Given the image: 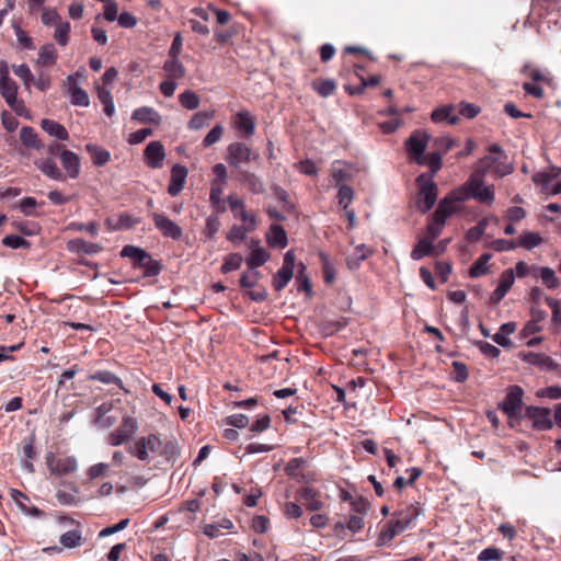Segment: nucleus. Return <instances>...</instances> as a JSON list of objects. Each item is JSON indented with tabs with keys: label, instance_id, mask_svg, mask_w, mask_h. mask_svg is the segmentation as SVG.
<instances>
[{
	"label": "nucleus",
	"instance_id": "nucleus-1",
	"mask_svg": "<svg viewBox=\"0 0 561 561\" xmlns=\"http://www.w3.org/2000/svg\"><path fill=\"white\" fill-rule=\"evenodd\" d=\"M483 176L471 174L469 180L460 187L451 191L438 204L433 220L427 226L428 237L421 239L417 245H433L434 240L440 234L446 219L461 208V203L469 198L491 205L494 202L493 186L485 185Z\"/></svg>",
	"mask_w": 561,
	"mask_h": 561
},
{
	"label": "nucleus",
	"instance_id": "nucleus-2",
	"mask_svg": "<svg viewBox=\"0 0 561 561\" xmlns=\"http://www.w3.org/2000/svg\"><path fill=\"white\" fill-rule=\"evenodd\" d=\"M180 455V448L174 437L162 440L159 436L150 434L142 437V461L153 467L174 462Z\"/></svg>",
	"mask_w": 561,
	"mask_h": 561
},
{
	"label": "nucleus",
	"instance_id": "nucleus-3",
	"mask_svg": "<svg viewBox=\"0 0 561 561\" xmlns=\"http://www.w3.org/2000/svg\"><path fill=\"white\" fill-rule=\"evenodd\" d=\"M430 135L423 130H415L405 141V148L410 157L419 165L430 167V172L422 173L421 175H432V179L442 169V154L438 152H431L425 154Z\"/></svg>",
	"mask_w": 561,
	"mask_h": 561
},
{
	"label": "nucleus",
	"instance_id": "nucleus-4",
	"mask_svg": "<svg viewBox=\"0 0 561 561\" xmlns=\"http://www.w3.org/2000/svg\"><path fill=\"white\" fill-rule=\"evenodd\" d=\"M421 514L419 503L408 505L407 507L396 512L387 527L381 531L380 538L383 541L392 540L397 535L404 531L413 520Z\"/></svg>",
	"mask_w": 561,
	"mask_h": 561
},
{
	"label": "nucleus",
	"instance_id": "nucleus-5",
	"mask_svg": "<svg viewBox=\"0 0 561 561\" xmlns=\"http://www.w3.org/2000/svg\"><path fill=\"white\" fill-rule=\"evenodd\" d=\"M419 187L416 207L422 213H427L436 203L438 188L432 175H419L416 178Z\"/></svg>",
	"mask_w": 561,
	"mask_h": 561
},
{
	"label": "nucleus",
	"instance_id": "nucleus-6",
	"mask_svg": "<svg viewBox=\"0 0 561 561\" xmlns=\"http://www.w3.org/2000/svg\"><path fill=\"white\" fill-rule=\"evenodd\" d=\"M259 153L254 152L250 147L243 142H232L227 148L226 160L230 167L239 169L242 163H249L252 160H257Z\"/></svg>",
	"mask_w": 561,
	"mask_h": 561
},
{
	"label": "nucleus",
	"instance_id": "nucleus-7",
	"mask_svg": "<svg viewBox=\"0 0 561 561\" xmlns=\"http://www.w3.org/2000/svg\"><path fill=\"white\" fill-rule=\"evenodd\" d=\"M524 390L522 387L514 385L507 388V393L502 403L499 404L500 409L507 415L508 419L517 417L522 412Z\"/></svg>",
	"mask_w": 561,
	"mask_h": 561
},
{
	"label": "nucleus",
	"instance_id": "nucleus-8",
	"mask_svg": "<svg viewBox=\"0 0 561 561\" xmlns=\"http://www.w3.org/2000/svg\"><path fill=\"white\" fill-rule=\"evenodd\" d=\"M295 261L296 257L294 252L291 250L288 251L284 256L282 267L273 277L272 285L276 291L283 290L291 280L294 276Z\"/></svg>",
	"mask_w": 561,
	"mask_h": 561
},
{
	"label": "nucleus",
	"instance_id": "nucleus-9",
	"mask_svg": "<svg viewBox=\"0 0 561 561\" xmlns=\"http://www.w3.org/2000/svg\"><path fill=\"white\" fill-rule=\"evenodd\" d=\"M46 462L50 473L58 477L72 473L78 467L75 457L56 458L53 454L47 456Z\"/></svg>",
	"mask_w": 561,
	"mask_h": 561
},
{
	"label": "nucleus",
	"instance_id": "nucleus-10",
	"mask_svg": "<svg viewBox=\"0 0 561 561\" xmlns=\"http://www.w3.org/2000/svg\"><path fill=\"white\" fill-rule=\"evenodd\" d=\"M550 413L551 411L548 408L529 405L526 408L525 415L533 421L535 428L547 431L553 426V423L550 419Z\"/></svg>",
	"mask_w": 561,
	"mask_h": 561
},
{
	"label": "nucleus",
	"instance_id": "nucleus-11",
	"mask_svg": "<svg viewBox=\"0 0 561 561\" xmlns=\"http://www.w3.org/2000/svg\"><path fill=\"white\" fill-rule=\"evenodd\" d=\"M146 163L151 169H161L165 159V149L160 141H150L144 150Z\"/></svg>",
	"mask_w": 561,
	"mask_h": 561
},
{
	"label": "nucleus",
	"instance_id": "nucleus-12",
	"mask_svg": "<svg viewBox=\"0 0 561 561\" xmlns=\"http://www.w3.org/2000/svg\"><path fill=\"white\" fill-rule=\"evenodd\" d=\"M227 201L236 218L241 219V221L250 228H254L256 226L255 215L249 214L245 210L244 203L241 198L234 195H229Z\"/></svg>",
	"mask_w": 561,
	"mask_h": 561
},
{
	"label": "nucleus",
	"instance_id": "nucleus-13",
	"mask_svg": "<svg viewBox=\"0 0 561 561\" xmlns=\"http://www.w3.org/2000/svg\"><path fill=\"white\" fill-rule=\"evenodd\" d=\"M138 428L137 420L131 417L124 419L123 424L110 435V443L114 446L126 442Z\"/></svg>",
	"mask_w": 561,
	"mask_h": 561
},
{
	"label": "nucleus",
	"instance_id": "nucleus-14",
	"mask_svg": "<svg viewBox=\"0 0 561 561\" xmlns=\"http://www.w3.org/2000/svg\"><path fill=\"white\" fill-rule=\"evenodd\" d=\"M0 94L4 99L5 103L18 114L21 113L23 108L22 102L18 101V85L12 80L9 79L7 81L0 82Z\"/></svg>",
	"mask_w": 561,
	"mask_h": 561
},
{
	"label": "nucleus",
	"instance_id": "nucleus-15",
	"mask_svg": "<svg viewBox=\"0 0 561 561\" xmlns=\"http://www.w3.org/2000/svg\"><path fill=\"white\" fill-rule=\"evenodd\" d=\"M519 358L524 362L538 366L541 370H554L558 368V364L548 355L534 352H520Z\"/></svg>",
	"mask_w": 561,
	"mask_h": 561
},
{
	"label": "nucleus",
	"instance_id": "nucleus-16",
	"mask_svg": "<svg viewBox=\"0 0 561 561\" xmlns=\"http://www.w3.org/2000/svg\"><path fill=\"white\" fill-rule=\"evenodd\" d=\"M296 500L312 512L319 511L323 506L319 492L308 486L297 491Z\"/></svg>",
	"mask_w": 561,
	"mask_h": 561
},
{
	"label": "nucleus",
	"instance_id": "nucleus-17",
	"mask_svg": "<svg viewBox=\"0 0 561 561\" xmlns=\"http://www.w3.org/2000/svg\"><path fill=\"white\" fill-rule=\"evenodd\" d=\"M515 280L514 271L513 270H506L502 273L500 277V284L492 293L490 299L493 304L500 302L507 291L511 289Z\"/></svg>",
	"mask_w": 561,
	"mask_h": 561
},
{
	"label": "nucleus",
	"instance_id": "nucleus-18",
	"mask_svg": "<svg viewBox=\"0 0 561 561\" xmlns=\"http://www.w3.org/2000/svg\"><path fill=\"white\" fill-rule=\"evenodd\" d=\"M187 176V169L181 164H175L171 170V179L168 187V193L171 196H176L184 187Z\"/></svg>",
	"mask_w": 561,
	"mask_h": 561
},
{
	"label": "nucleus",
	"instance_id": "nucleus-19",
	"mask_svg": "<svg viewBox=\"0 0 561 561\" xmlns=\"http://www.w3.org/2000/svg\"><path fill=\"white\" fill-rule=\"evenodd\" d=\"M99 249L100 248H68L69 261L72 264L96 266L89 257L98 253Z\"/></svg>",
	"mask_w": 561,
	"mask_h": 561
},
{
	"label": "nucleus",
	"instance_id": "nucleus-20",
	"mask_svg": "<svg viewBox=\"0 0 561 561\" xmlns=\"http://www.w3.org/2000/svg\"><path fill=\"white\" fill-rule=\"evenodd\" d=\"M60 162L69 178H78L80 173V159L75 152L62 150L60 152Z\"/></svg>",
	"mask_w": 561,
	"mask_h": 561
},
{
	"label": "nucleus",
	"instance_id": "nucleus-21",
	"mask_svg": "<svg viewBox=\"0 0 561 561\" xmlns=\"http://www.w3.org/2000/svg\"><path fill=\"white\" fill-rule=\"evenodd\" d=\"M237 179L247 185L249 191L254 194H263L265 192V186L262 179L253 172L240 171L237 175Z\"/></svg>",
	"mask_w": 561,
	"mask_h": 561
},
{
	"label": "nucleus",
	"instance_id": "nucleus-22",
	"mask_svg": "<svg viewBox=\"0 0 561 561\" xmlns=\"http://www.w3.org/2000/svg\"><path fill=\"white\" fill-rule=\"evenodd\" d=\"M490 153H495V157H499V161L495 162L494 173L499 178H503L513 172V165L508 162L502 161V158H506L503 153L502 148L497 144H493L489 147Z\"/></svg>",
	"mask_w": 561,
	"mask_h": 561
},
{
	"label": "nucleus",
	"instance_id": "nucleus-23",
	"mask_svg": "<svg viewBox=\"0 0 561 561\" xmlns=\"http://www.w3.org/2000/svg\"><path fill=\"white\" fill-rule=\"evenodd\" d=\"M154 224L157 228L168 237L178 239L181 236V228L173 221L162 215H154Z\"/></svg>",
	"mask_w": 561,
	"mask_h": 561
},
{
	"label": "nucleus",
	"instance_id": "nucleus-24",
	"mask_svg": "<svg viewBox=\"0 0 561 561\" xmlns=\"http://www.w3.org/2000/svg\"><path fill=\"white\" fill-rule=\"evenodd\" d=\"M352 251L345 253L346 264L350 270H356L360 262L371 255L370 248H350Z\"/></svg>",
	"mask_w": 561,
	"mask_h": 561
},
{
	"label": "nucleus",
	"instance_id": "nucleus-25",
	"mask_svg": "<svg viewBox=\"0 0 561 561\" xmlns=\"http://www.w3.org/2000/svg\"><path fill=\"white\" fill-rule=\"evenodd\" d=\"M236 128L244 134L245 137H251L255 130V122L250 112L240 111L237 114Z\"/></svg>",
	"mask_w": 561,
	"mask_h": 561
},
{
	"label": "nucleus",
	"instance_id": "nucleus-26",
	"mask_svg": "<svg viewBox=\"0 0 561 561\" xmlns=\"http://www.w3.org/2000/svg\"><path fill=\"white\" fill-rule=\"evenodd\" d=\"M455 107L453 105H444L433 111L431 118L434 123H442L447 121L450 125H456L459 122V116L454 114Z\"/></svg>",
	"mask_w": 561,
	"mask_h": 561
},
{
	"label": "nucleus",
	"instance_id": "nucleus-27",
	"mask_svg": "<svg viewBox=\"0 0 561 561\" xmlns=\"http://www.w3.org/2000/svg\"><path fill=\"white\" fill-rule=\"evenodd\" d=\"M41 126L49 136L56 137L59 140H67L69 138L67 129L55 121L44 118L41 122Z\"/></svg>",
	"mask_w": 561,
	"mask_h": 561
},
{
	"label": "nucleus",
	"instance_id": "nucleus-28",
	"mask_svg": "<svg viewBox=\"0 0 561 561\" xmlns=\"http://www.w3.org/2000/svg\"><path fill=\"white\" fill-rule=\"evenodd\" d=\"M534 276L540 277L542 283L549 288L553 289L559 286V279L556 276V272L547 266L543 267H534L533 268Z\"/></svg>",
	"mask_w": 561,
	"mask_h": 561
},
{
	"label": "nucleus",
	"instance_id": "nucleus-29",
	"mask_svg": "<svg viewBox=\"0 0 561 561\" xmlns=\"http://www.w3.org/2000/svg\"><path fill=\"white\" fill-rule=\"evenodd\" d=\"M141 256H142V277L157 276L160 273L161 267H162L160 261L153 260L144 250H142Z\"/></svg>",
	"mask_w": 561,
	"mask_h": 561
},
{
	"label": "nucleus",
	"instance_id": "nucleus-30",
	"mask_svg": "<svg viewBox=\"0 0 561 561\" xmlns=\"http://www.w3.org/2000/svg\"><path fill=\"white\" fill-rule=\"evenodd\" d=\"M20 139L22 144L26 147L33 148V149H41L43 147V144L37 137V134L32 127L25 126L22 127L20 130Z\"/></svg>",
	"mask_w": 561,
	"mask_h": 561
},
{
	"label": "nucleus",
	"instance_id": "nucleus-31",
	"mask_svg": "<svg viewBox=\"0 0 561 561\" xmlns=\"http://www.w3.org/2000/svg\"><path fill=\"white\" fill-rule=\"evenodd\" d=\"M266 237L268 245H287V233L278 225H272Z\"/></svg>",
	"mask_w": 561,
	"mask_h": 561
},
{
	"label": "nucleus",
	"instance_id": "nucleus-32",
	"mask_svg": "<svg viewBox=\"0 0 561 561\" xmlns=\"http://www.w3.org/2000/svg\"><path fill=\"white\" fill-rule=\"evenodd\" d=\"M296 284L298 290H304L308 296L312 294L311 280L307 274V267L302 262L298 264Z\"/></svg>",
	"mask_w": 561,
	"mask_h": 561
},
{
	"label": "nucleus",
	"instance_id": "nucleus-33",
	"mask_svg": "<svg viewBox=\"0 0 561 561\" xmlns=\"http://www.w3.org/2000/svg\"><path fill=\"white\" fill-rule=\"evenodd\" d=\"M270 260V253L264 248H255L247 259L249 270H255Z\"/></svg>",
	"mask_w": 561,
	"mask_h": 561
},
{
	"label": "nucleus",
	"instance_id": "nucleus-34",
	"mask_svg": "<svg viewBox=\"0 0 561 561\" xmlns=\"http://www.w3.org/2000/svg\"><path fill=\"white\" fill-rule=\"evenodd\" d=\"M331 176L336 183V186L344 185L343 182L351 179V173L345 164L341 161H335L331 167Z\"/></svg>",
	"mask_w": 561,
	"mask_h": 561
},
{
	"label": "nucleus",
	"instance_id": "nucleus-35",
	"mask_svg": "<svg viewBox=\"0 0 561 561\" xmlns=\"http://www.w3.org/2000/svg\"><path fill=\"white\" fill-rule=\"evenodd\" d=\"M85 148L91 154L94 164L103 165L110 160V152L106 149L94 144H88Z\"/></svg>",
	"mask_w": 561,
	"mask_h": 561
},
{
	"label": "nucleus",
	"instance_id": "nucleus-36",
	"mask_svg": "<svg viewBox=\"0 0 561 561\" xmlns=\"http://www.w3.org/2000/svg\"><path fill=\"white\" fill-rule=\"evenodd\" d=\"M69 81H71V85L69 87L70 95L72 99V103L75 105L79 106H88L90 104V99L88 93L78 87L75 81H72L71 78H69Z\"/></svg>",
	"mask_w": 561,
	"mask_h": 561
},
{
	"label": "nucleus",
	"instance_id": "nucleus-37",
	"mask_svg": "<svg viewBox=\"0 0 561 561\" xmlns=\"http://www.w3.org/2000/svg\"><path fill=\"white\" fill-rule=\"evenodd\" d=\"M38 169L48 178L57 181L64 180V174L51 159L43 160L38 163Z\"/></svg>",
	"mask_w": 561,
	"mask_h": 561
},
{
	"label": "nucleus",
	"instance_id": "nucleus-38",
	"mask_svg": "<svg viewBox=\"0 0 561 561\" xmlns=\"http://www.w3.org/2000/svg\"><path fill=\"white\" fill-rule=\"evenodd\" d=\"M57 59V50L53 44L43 45L38 53V64L47 66L55 64Z\"/></svg>",
	"mask_w": 561,
	"mask_h": 561
},
{
	"label": "nucleus",
	"instance_id": "nucleus-39",
	"mask_svg": "<svg viewBox=\"0 0 561 561\" xmlns=\"http://www.w3.org/2000/svg\"><path fill=\"white\" fill-rule=\"evenodd\" d=\"M164 70L171 79H181L185 76V68L176 57H172L171 60L165 61Z\"/></svg>",
	"mask_w": 561,
	"mask_h": 561
},
{
	"label": "nucleus",
	"instance_id": "nucleus-40",
	"mask_svg": "<svg viewBox=\"0 0 561 561\" xmlns=\"http://www.w3.org/2000/svg\"><path fill=\"white\" fill-rule=\"evenodd\" d=\"M60 543L65 548H76L82 545L81 531L78 529L69 530L60 536Z\"/></svg>",
	"mask_w": 561,
	"mask_h": 561
},
{
	"label": "nucleus",
	"instance_id": "nucleus-41",
	"mask_svg": "<svg viewBox=\"0 0 561 561\" xmlns=\"http://www.w3.org/2000/svg\"><path fill=\"white\" fill-rule=\"evenodd\" d=\"M491 257L492 255L489 253L482 254L470 267L469 275L471 277H480L482 275H485L489 271L486 264Z\"/></svg>",
	"mask_w": 561,
	"mask_h": 561
},
{
	"label": "nucleus",
	"instance_id": "nucleus-42",
	"mask_svg": "<svg viewBox=\"0 0 561 561\" xmlns=\"http://www.w3.org/2000/svg\"><path fill=\"white\" fill-rule=\"evenodd\" d=\"M494 154L495 153H491L481 158L477 162L474 172L472 174L484 176L491 170L492 165L499 161V157H495Z\"/></svg>",
	"mask_w": 561,
	"mask_h": 561
},
{
	"label": "nucleus",
	"instance_id": "nucleus-43",
	"mask_svg": "<svg viewBox=\"0 0 561 561\" xmlns=\"http://www.w3.org/2000/svg\"><path fill=\"white\" fill-rule=\"evenodd\" d=\"M107 224L113 229H127V228H130L135 224V221L131 219V217L128 214L124 213V214L108 218Z\"/></svg>",
	"mask_w": 561,
	"mask_h": 561
},
{
	"label": "nucleus",
	"instance_id": "nucleus-44",
	"mask_svg": "<svg viewBox=\"0 0 561 561\" xmlns=\"http://www.w3.org/2000/svg\"><path fill=\"white\" fill-rule=\"evenodd\" d=\"M319 255H320V259L322 262V272H323L324 282H325V284L331 285L335 280L334 265L330 262V260L323 252H320Z\"/></svg>",
	"mask_w": 561,
	"mask_h": 561
},
{
	"label": "nucleus",
	"instance_id": "nucleus-45",
	"mask_svg": "<svg viewBox=\"0 0 561 561\" xmlns=\"http://www.w3.org/2000/svg\"><path fill=\"white\" fill-rule=\"evenodd\" d=\"M312 87L323 98L332 95L336 89L335 82L331 79L314 81Z\"/></svg>",
	"mask_w": 561,
	"mask_h": 561
},
{
	"label": "nucleus",
	"instance_id": "nucleus-46",
	"mask_svg": "<svg viewBox=\"0 0 561 561\" xmlns=\"http://www.w3.org/2000/svg\"><path fill=\"white\" fill-rule=\"evenodd\" d=\"M179 100L181 105L187 110H195L199 105L198 95L191 90H186L183 93H181Z\"/></svg>",
	"mask_w": 561,
	"mask_h": 561
},
{
	"label": "nucleus",
	"instance_id": "nucleus-47",
	"mask_svg": "<svg viewBox=\"0 0 561 561\" xmlns=\"http://www.w3.org/2000/svg\"><path fill=\"white\" fill-rule=\"evenodd\" d=\"M69 32L70 24L68 22H58L55 28L54 38L59 45L66 46L69 39Z\"/></svg>",
	"mask_w": 561,
	"mask_h": 561
},
{
	"label": "nucleus",
	"instance_id": "nucleus-48",
	"mask_svg": "<svg viewBox=\"0 0 561 561\" xmlns=\"http://www.w3.org/2000/svg\"><path fill=\"white\" fill-rule=\"evenodd\" d=\"M243 262L242 256L239 253L229 254L221 266V272L227 274L229 272L240 268Z\"/></svg>",
	"mask_w": 561,
	"mask_h": 561
},
{
	"label": "nucleus",
	"instance_id": "nucleus-49",
	"mask_svg": "<svg viewBox=\"0 0 561 561\" xmlns=\"http://www.w3.org/2000/svg\"><path fill=\"white\" fill-rule=\"evenodd\" d=\"M489 224V219H482L479 221L474 227L468 230L467 232V239L469 242L476 243L479 242L482 234L485 231V228Z\"/></svg>",
	"mask_w": 561,
	"mask_h": 561
},
{
	"label": "nucleus",
	"instance_id": "nucleus-50",
	"mask_svg": "<svg viewBox=\"0 0 561 561\" xmlns=\"http://www.w3.org/2000/svg\"><path fill=\"white\" fill-rule=\"evenodd\" d=\"M504 552L496 547H489L483 549L478 554V561H500L503 558Z\"/></svg>",
	"mask_w": 561,
	"mask_h": 561
},
{
	"label": "nucleus",
	"instance_id": "nucleus-51",
	"mask_svg": "<svg viewBox=\"0 0 561 561\" xmlns=\"http://www.w3.org/2000/svg\"><path fill=\"white\" fill-rule=\"evenodd\" d=\"M339 187V192H337V201H339V204L344 208L346 209L347 206L351 204V202L353 201V197H354V191L351 186L348 185H340L337 186Z\"/></svg>",
	"mask_w": 561,
	"mask_h": 561
},
{
	"label": "nucleus",
	"instance_id": "nucleus-52",
	"mask_svg": "<svg viewBox=\"0 0 561 561\" xmlns=\"http://www.w3.org/2000/svg\"><path fill=\"white\" fill-rule=\"evenodd\" d=\"M252 229L253 228H250L242 222V226H233L228 232L227 238L230 242H240L244 239L245 234Z\"/></svg>",
	"mask_w": 561,
	"mask_h": 561
},
{
	"label": "nucleus",
	"instance_id": "nucleus-53",
	"mask_svg": "<svg viewBox=\"0 0 561 561\" xmlns=\"http://www.w3.org/2000/svg\"><path fill=\"white\" fill-rule=\"evenodd\" d=\"M261 276V273L254 270L243 272L240 277V286L244 288H251L256 285Z\"/></svg>",
	"mask_w": 561,
	"mask_h": 561
},
{
	"label": "nucleus",
	"instance_id": "nucleus-54",
	"mask_svg": "<svg viewBox=\"0 0 561 561\" xmlns=\"http://www.w3.org/2000/svg\"><path fill=\"white\" fill-rule=\"evenodd\" d=\"M224 135V127L221 125H216L214 128H211L208 134L205 136L203 140V145L205 147H209L216 142H218Z\"/></svg>",
	"mask_w": 561,
	"mask_h": 561
},
{
	"label": "nucleus",
	"instance_id": "nucleus-55",
	"mask_svg": "<svg viewBox=\"0 0 561 561\" xmlns=\"http://www.w3.org/2000/svg\"><path fill=\"white\" fill-rule=\"evenodd\" d=\"M13 72L24 81L26 87L33 81L34 77L27 65L22 64L19 66H12Z\"/></svg>",
	"mask_w": 561,
	"mask_h": 561
},
{
	"label": "nucleus",
	"instance_id": "nucleus-56",
	"mask_svg": "<svg viewBox=\"0 0 561 561\" xmlns=\"http://www.w3.org/2000/svg\"><path fill=\"white\" fill-rule=\"evenodd\" d=\"M480 111L481 108L473 103L461 102L459 104V114L468 119L474 118Z\"/></svg>",
	"mask_w": 561,
	"mask_h": 561
},
{
	"label": "nucleus",
	"instance_id": "nucleus-57",
	"mask_svg": "<svg viewBox=\"0 0 561 561\" xmlns=\"http://www.w3.org/2000/svg\"><path fill=\"white\" fill-rule=\"evenodd\" d=\"M37 202L34 197H24L19 202V209L25 216H34Z\"/></svg>",
	"mask_w": 561,
	"mask_h": 561
},
{
	"label": "nucleus",
	"instance_id": "nucleus-58",
	"mask_svg": "<svg viewBox=\"0 0 561 561\" xmlns=\"http://www.w3.org/2000/svg\"><path fill=\"white\" fill-rule=\"evenodd\" d=\"M105 3L104 5V18L108 22H113L117 20L118 18V7L117 3L114 0H106L103 1Z\"/></svg>",
	"mask_w": 561,
	"mask_h": 561
},
{
	"label": "nucleus",
	"instance_id": "nucleus-59",
	"mask_svg": "<svg viewBox=\"0 0 561 561\" xmlns=\"http://www.w3.org/2000/svg\"><path fill=\"white\" fill-rule=\"evenodd\" d=\"M128 524H129V519L128 518L122 519L119 523H117L115 525H112V526L103 528L99 533V537L103 538V537H107V536H111L113 534H116V533L125 529L128 526Z\"/></svg>",
	"mask_w": 561,
	"mask_h": 561
},
{
	"label": "nucleus",
	"instance_id": "nucleus-60",
	"mask_svg": "<svg viewBox=\"0 0 561 561\" xmlns=\"http://www.w3.org/2000/svg\"><path fill=\"white\" fill-rule=\"evenodd\" d=\"M209 118L210 116L207 113L198 112L188 122V127L194 130L201 129Z\"/></svg>",
	"mask_w": 561,
	"mask_h": 561
},
{
	"label": "nucleus",
	"instance_id": "nucleus-61",
	"mask_svg": "<svg viewBox=\"0 0 561 561\" xmlns=\"http://www.w3.org/2000/svg\"><path fill=\"white\" fill-rule=\"evenodd\" d=\"M402 125L400 117H392L387 122L379 123V128L383 134H391Z\"/></svg>",
	"mask_w": 561,
	"mask_h": 561
},
{
	"label": "nucleus",
	"instance_id": "nucleus-62",
	"mask_svg": "<svg viewBox=\"0 0 561 561\" xmlns=\"http://www.w3.org/2000/svg\"><path fill=\"white\" fill-rule=\"evenodd\" d=\"M284 515L288 518H299L302 515L300 505L295 502H287L283 508Z\"/></svg>",
	"mask_w": 561,
	"mask_h": 561
},
{
	"label": "nucleus",
	"instance_id": "nucleus-63",
	"mask_svg": "<svg viewBox=\"0 0 561 561\" xmlns=\"http://www.w3.org/2000/svg\"><path fill=\"white\" fill-rule=\"evenodd\" d=\"M227 424L237 428H244L249 425V417L244 414H233L227 419Z\"/></svg>",
	"mask_w": 561,
	"mask_h": 561
},
{
	"label": "nucleus",
	"instance_id": "nucleus-64",
	"mask_svg": "<svg viewBox=\"0 0 561 561\" xmlns=\"http://www.w3.org/2000/svg\"><path fill=\"white\" fill-rule=\"evenodd\" d=\"M222 192L224 187L220 183L217 181L211 183L209 199L214 205L218 206L221 203Z\"/></svg>",
	"mask_w": 561,
	"mask_h": 561
}]
</instances>
